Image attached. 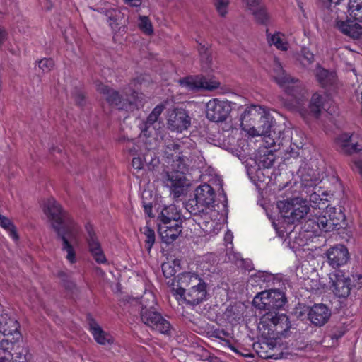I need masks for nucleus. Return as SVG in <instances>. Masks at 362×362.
Segmentation results:
<instances>
[{"instance_id":"obj_1","label":"nucleus","mask_w":362,"mask_h":362,"mask_svg":"<svg viewBox=\"0 0 362 362\" xmlns=\"http://www.w3.org/2000/svg\"><path fill=\"white\" fill-rule=\"evenodd\" d=\"M270 74L279 87L291 98V106L299 111L303 117L311 115L317 118L320 116L322 110L326 109L324 98L318 93H315L312 95L308 110L303 108L306 98V91L302 82L287 74L280 62L276 58L273 59Z\"/></svg>"},{"instance_id":"obj_2","label":"nucleus","mask_w":362,"mask_h":362,"mask_svg":"<svg viewBox=\"0 0 362 362\" xmlns=\"http://www.w3.org/2000/svg\"><path fill=\"white\" fill-rule=\"evenodd\" d=\"M240 127L251 137L264 136L267 148H275L283 145L284 137L281 131H272L273 117L268 110L262 106L251 105L245 108L240 115Z\"/></svg>"},{"instance_id":"obj_3","label":"nucleus","mask_w":362,"mask_h":362,"mask_svg":"<svg viewBox=\"0 0 362 362\" xmlns=\"http://www.w3.org/2000/svg\"><path fill=\"white\" fill-rule=\"evenodd\" d=\"M180 147L178 144H170L167 146V157L170 159L173 157V166L177 168V170H165L162 175L163 183L170 188L175 197H179L189 185L185 175V170L190 163L189 152L188 151H180Z\"/></svg>"},{"instance_id":"obj_4","label":"nucleus","mask_w":362,"mask_h":362,"mask_svg":"<svg viewBox=\"0 0 362 362\" xmlns=\"http://www.w3.org/2000/svg\"><path fill=\"white\" fill-rule=\"evenodd\" d=\"M134 83L132 81L129 86L124 89L123 93L126 98H122L117 91L102 83L98 82L95 86L97 90L105 97L109 104L117 107L118 109L133 111L141 106L144 102L143 94L132 90L131 86Z\"/></svg>"},{"instance_id":"obj_5","label":"nucleus","mask_w":362,"mask_h":362,"mask_svg":"<svg viewBox=\"0 0 362 362\" xmlns=\"http://www.w3.org/2000/svg\"><path fill=\"white\" fill-rule=\"evenodd\" d=\"M291 327L288 317L284 313L267 312L260 319L259 328L270 338L286 337Z\"/></svg>"},{"instance_id":"obj_6","label":"nucleus","mask_w":362,"mask_h":362,"mask_svg":"<svg viewBox=\"0 0 362 362\" xmlns=\"http://www.w3.org/2000/svg\"><path fill=\"white\" fill-rule=\"evenodd\" d=\"M344 220L341 211L328 206L325 209H317L313 206L308 221L315 224L320 230L328 232L337 229Z\"/></svg>"},{"instance_id":"obj_7","label":"nucleus","mask_w":362,"mask_h":362,"mask_svg":"<svg viewBox=\"0 0 362 362\" xmlns=\"http://www.w3.org/2000/svg\"><path fill=\"white\" fill-rule=\"evenodd\" d=\"M330 289L338 298H347L352 288H361L362 274H355L351 276L346 275L341 270H337L329 274Z\"/></svg>"},{"instance_id":"obj_8","label":"nucleus","mask_w":362,"mask_h":362,"mask_svg":"<svg viewBox=\"0 0 362 362\" xmlns=\"http://www.w3.org/2000/svg\"><path fill=\"white\" fill-rule=\"evenodd\" d=\"M43 211L51 221L57 233L71 228L72 225H77L54 198H49L44 203Z\"/></svg>"},{"instance_id":"obj_9","label":"nucleus","mask_w":362,"mask_h":362,"mask_svg":"<svg viewBox=\"0 0 362 362\" xmlns=\"http://www.w3.org/2000/svg\"><path fill=\"white\" fill-rule=\"evenodd\" d=\"M277 206L281 215L292 222L300 220L312 211L308 200L300 197L279 201Z\"/></svg>"},{"instance_id":"obj_10","label":"nucleus","mask_w":362,"mask_h":362,"mask_svg":"<svg viewBox=\"0 0 362 362\" xmlns=\"http://www.w3.org/2000/svg\"><path fill=\"white\" fill-rule=\"evenodd\" d=\"M300 173L301 174L302 191L309 197V202L311 203L310 206L311 210L313 209V206L317 208V209H325V208H327L328 206L327 200L320 198V196L321 190L320 187H317L320 182V177H317L314 172H313L312 175H304L303 170H300Z\"/></svg>"},{"instance_id":"obj_11","label":"nucleus","mask_w":362,"mask_h":362,"mask_svg":"<svg viewBox=\"0 0 362 362\" xmlns=\"http://www.w3.org/2000/svg\"><path fill=\"white\" fill-rule=\"evenodd\" d=\"M215 194L212 187L207 184L198 187L195 190L194 198L186 204V209L192 214L197 215L202 209H214Z\"/></svg>"},{"instance_id":"obj_12","label":"nucleus","mask_w":362,"mask_h":362,"mask_svg":"<svg viewBox=\"0 0 362 362\" xmlns=\"http://www.w3.org/2000/svg\"><path fill=\"white\" fill-rule=\"evenodd\" d=\"M285 303L284 294L279 290L262 291L255 296L252 302L255 308L269 312L283 307Z\"/></svg>"},{"instance_id":"obj_13","label":"nucleus","mask_w":362,"mask_h":362,"mask_svg":"<svg viewBox=\"0 0 362 362\" xmlns=\"http://www.w3.org/2000/svg\"><path fill=\"white\" fill-rule=\"evenodd\" d=\"M194 221L206 235H216L222 227L221 215L218 210L212 208L202 209Z\"/></svg>"},{"instance_id":"obj_14","label":"nucleus","mask_w":362,"mask_h":362,"mask_svg":"<svg viewBox=\"0 0 362 362\" xmlns=\"http://www.w3.org/2000/svg\"><path fill=\"white\" fill-rule=\"evenodd\" d=\"M182 88L189 91H198L200 90H214L220 86V83L214 76L206 77L204 76H189L179 80Z\"/></svg>"},{"instance_id":"obj_15","label":"nucleus","mask_w":362,"mask_h":362,"mask_svg":"<svg viewBox=\"0 0 362 362\" xmlns=\"http://www.w3.org/2000/svg\"><path fill=\"white\" fill-rule=\"evenodd\" d=\"M173 296L178 301H185L189 304L197 305L203 301L206 296V284L202 280L199 284L190 288L182 289H174Z\"/></svg>"},{"instance_id":"obj_16","label":"nucleus","mask_w":362,"mask_h":362,"mask_svg":"<svg viewBox=\"0 0 362 362\" xmlns=\"http://www.w3.org/2000/svg\"><path fill=\"white\" fill-rule=\"evenodd\" d=\"M141 321L153 330L163 334H169L170 324L167 321L157 310H144L140 313Z\"/></svg>"},{"instance_id":"obj_17","label":"nucleus","mask_w":362,"mask_h":362,"mask_svg":"<svg viewBox=\"0 0 362 362\" xmlns=\"http://www.w3.org/2000/svg\"><path fill=\"white\" fill-rule=\"evenodd\" d=\"M85 229L86 232V242L90 255L98 264H106L107 259L93 225L87 223L85 226Z\"/></svg>"},{"instance_id":"obj_18","label":"nucleus","mask_w":362,"mask_h":362,"mask_svg":"<svg viewBox=\"0 0 362 362\" xmlns=\"http://www.w3.org/2000/svg\"><path fill=\"white\" fill-rule=\"evenodd\" d=\"M62 240V250L66 252V259L70 264H74L77 262L76 252L71 242L76 243L79 228L78 225H72L65 230L57 233Z\"/></svg>"},{"instance_id":"obj_19","label":"nucleus","mask_w":362,"mask_h":362,"mask_svg":"<svg viewBox=\"0 0 362 362\" xmlns=\"http://www.w3.org/2000/svg\"><path fill=\"white\" fill-rule=\"evenodd\" d=\"M230 112V105L226 101L218 98L210 100L206 105V115L208 119L214 122L224 121Z\"/></svg>"},{"instance_id":"obj_20","label":"nucleus","mask_w":362,"mask_h":362,"mask_svg":"<svg viewBox=\"0 0 362 362\" xmlns=\"http://www.w3.org/2000/svg\"><path fill=\"white\" fill-rule=\"evenodd\" d=\"M139 143H142V146H140L139 149H131L130 152L133 156L138 154L139 152L144 155V158L142 159L140 156H134L132 162V167L134 169L141 170L143 168L144 163L155 165L154 162L158 160L156 158H153L154 153L151 151L153 148L155 142H152V139H149L148 141L144 140V141L139 140Z\"/></svg>"},{"instance_id":"obj_21","label":"nucleus","mask_w":362,"mask_h":362,"mask_svg":"<svg viewBox=\"0 0 362 362\" xmlns=\"http://www.w3.org/2000/svg\"><path fill=\"white\" fill-rule=\"evenodd\" d=\"M168 128L173 132H182L191 125V117L186 110L175 108L168 113L167 119Z\"/></svg>"},{"instance_id":"obj_22","label":"nucleus","mask_w":362,"mask_h":362,"mask_svg":"<svg viewBox=\"0 0 362 362\" xmlns=\"http://www.w3.org/2000/svg\"><path fill=\"white\" fill-rule=\"evenodd\" d=\"M327 262L333 268L346 264L349 259V252L344 245H336L329 248L326 253Z\"/></svg>"},{"instance_id":"obj_23","label":"nucleus","mask_w":362,"mask_h":362,"mask_svg":"<svg viewBox=\"0 0 362 362\" xmlns=\"http://www.w3.org/2000/svg\"><path fill=\"white\" fill-rule=\"evenodd\" d=\"M331 316V310L323 303H316L310 307L308 318L315 326L321 327L326 324Z\"/></svg>"},{"instance_id":"obj_24","label":"nucleus","mask_w":362,"mask_h":362,"mask_svg":"<svg viewBox=\"0 0 362 362\" xmlns=\"http://www.w3.org/2000/svg\"><path fill=\"white\" fill-rule=\"evenodd\" d=\"M257 354L263 358L280 359L284 358V353L280 346L274 341H262L254 345Z\"/></svg>"},{"instance_id":"obj_25","label":"nucleus","mask_w":362,"mask_h":362,"mask_svg":"<svg viewBox=\"0 0 362 362\" xmlns=\"http://www.w3.org/2000/svg\"><path fill=\"white\" fill-rule=\"evenodd\" d=\"M164 109L165 105L163 104H159L152 110L147 117L146 122L141 126V132L139 137L140 141L151 139V136L150 135L151 134V131L150 130L151 127L157 122ZM154 141V139H152V141Z\"/></svg>"},{"instance_id":"obj_26","label":"nucleus","mask_w":362,"mask_h":362,"mask_svg":"<svg viewBox=\"0 0 362 362\" xmlns=\"http://www.w3.org/2000/svg\"><path fill=\"white\" fill-rule=\"evenodd\" d=\"M182 226L180 221L172 223H159L158 233L163 242L170 243L173 242L181 233Z\"/></svg>"},{"instance_id":"obj_27","label":"nucleus","mask_w":362,"mask_h":362,"mask_svg":"<svg viewBox=\"0 0 362 362\" xmlns=\"http://www.w3.org/2000/svg\"><path fill=\"white\" fill-rule=\"evenodd\" d=\"M315 77L320 85L325 89H334L337 86V77L334 71H328L317 65Z\"/></svg>"},{"instance_id":"obj_28","label":"nucleus","mask_w":362,"mask_h":362,"mask_svg":"<svg viewBox=\"0 0 362 362\" xmlns=\"http://www.w3.org/2000/svg\"><path fill=\"white\" fill-rule=\"evenodd\" d=\"M202 279L195 273L194 272H184L180 274L177 276V284L176 287L174 286L172 288V293L173 294L174 289H182L186 290L191 286L199 284V281H201Z\"/></svg>"},{"instance_id":"obj_29","label":"nucleus","mask_w":362,"mask_h":362,"mask_svg":"<svg viewBox=\"0 0 362 362\" xmlns=\"http://www.w3.org/2000/svg\"><path fill=\"white\" fill-rule=\"evenodd\" d=\"M338 149L344 153L351 154L361 150L357 143H353L351 136L349 134H342L336 139Z\"/></svg>"},{"instance_id":"obj_30","label":"nucleus","mask_w":362,"mask_h":362,"mask_svg":"<svg viewBox=\"0 0 362 362\" xmlns=\"http://www.w3.org/2000/svg\"><path fill=\"white\" fill-rule=\"evenodd\" d=\"M18 329L19 324L14 317H10L6 313L0 315V334L10 336L11 333L20 332Z\"/></svg>"},{"instance_id":"obj_31","label":"nucleus","mask_w":362,"mask_h":362,"mask_svg":"<svg viewBox=\"0 0 362 362\" xmlns=\"http://www.w3.org/2000/svg\"><path fill=\"white\" fill-rule=\"evenodd\" d=\"M181 215L175 205L171 204L164 207L158 216L159 223H172L179 221Z\"/></svg>"},{"instance_id":"obj_32","label":"nucleus","mask_w":362,"mask_h":362,"mask_svg":"<svg viewBox=\"0 0 362 362\" xmlns=\"http://www.w3.org/2000/svg\"><path fill=\"white\" fill-rule=\"evenodd\" d=\"M89 325L90 330L98 344L106 345L113 342V337L110 334L104 332L95 322L91 321Z\"/></svg>"},{"instance_id":"obj_33","label":"nucleus","mask_w":362,"mask_h":362,"mask_svg":"<svg viewBox=\"0 0 362 362\" xmlns=\"http://www.w3.org/2000/svg\"><path fill=\"white\" fill-rule=\"evenodd\" d=\"M267 41L270 45H274L276 49L281 51H287L289 48V44L286 35L280 32L267 34Z\"/></svg>"},{"instance_id":"obj_34","label":"nucleus","mask_w":362,"mask_h":362,"mask_svg":"<svg viewBox=\"0 0 362 362\" xmlns=\"http://www.w3.org/2000/svg\"><path fill=\"white\" fill-rule=\"evenodd\" d=\"M233 235L230 230H228L224 236V242L226 247V256L228 257V261L232 262H237L238 261H242L241 256L239 253L233 252Z\"/></svg>"},{"instance_id":"obj_35","label":"nucleus","mask_w":362,"mask_h":362,"mask_svg":"<svg viewBox=\"0 0 362 362\" xmlns=\"http://www.w3.org/2000/svg\"><path fill=\"white\" fill-rule=\"evenodd\" d=\"M21 337L20 332L11 333L10 336L0 334V349L4 351L11 350L15 344L17 343Z\"/></svg>"},{"instance_id":"obj_36","label":"nucleus","mask_w":362,"mask_h":362,"mask_svg":"<svg viewBox=\"0 0 362 362\" xmlns=\"http://www.w3.org/2000/svg\"><path fill=\"white\" fill-rule=\"evenodd\" d=\"M141 310H156V298L151 291H146L141 299Z\"/></svg>"},{"instance_id":"obj_37","label":"nucleus","mask_w":362,"mask_h":362,"mask_svg":"<svg viewBox=\"0 0 362 362\" xmlns=\"http://www.w3.org/2000/svg\"><path fill=\"white\" fill-rule=\"evenodd\" d=\"M296 61L304 68L309 67L314 61V54L306 47H303L296 56Z\"/></svg>"},{"instance_id":"obj_38","label":"nucleus","mask_w":362,"mask_h":362,"mask_svg":"<svg viewBox=\"0 0 362 362\" xmlns=\"http://www.w3.org/2000/svg\"><path fill=\"white\" fill-rule=\"evenodd\" d=\"M349 13L351 18L362 22V0H349Z\"/></svg>"},{"instance_id":"obj_39","label":"nucleus","mask_w":362,"mask_h":362,"mask_svg":"<svg viewBox=\"0 0 362 362\" xmlns=\"http://www.w3.org/2000/svg\"><path fill=\"white\" fill-rule=\"evenodd\" d=\"M180 263L178 259L168 261L162 264L163 273L166 278H170L175 276V274L180 271Z\"/></svg>"},{"instance_id":"obj_40","label":"nucleus","mask_w":362,"mask_h":362,"mask_svg":"<svg viewBox=\"0 0 362 362\" xmlns=\"http://www.w3.org/2000/svg\"><path fill=\"white\" fill-rule=\"evenodd\" d=\"M0 226L8 233L12 239L14 240H17L18 239V233L12 221L8 218L1 215V214Z\"/></svg>"},{"instance_id":"obj_41","label":"nucleus","mask_w":362,"mask_h":362,"mask_svg":"<svg viewBox=\"0 0 362 362\" xmlns=\"http://www.w3.org/2000/svg\"><path fill=\"white\" fill-rule=\"evenodd\" d=\"M105 16L107 18L110 26L112 30H115L119 25L120 12L117 9L111 8L105 12Z\"/></svg>"},{"instance_id":"obj_42","label":"nucleus","mask_w":362,"mask_h":362,"mask_svg":"<svg viewBox=\"0 0 362 362\" xmlns=\"http://www.w3.org/2000/svg\"><path fill=\"white\" fill-rule=\"evenodd\" d=\"M139 29L146 35H151L153 33L152 23L147 16H140L138 23Z\"/></svg>"},{"instance_id":"obj_43","label":"nucleus","mask_w":362,"mask_h":362,"mask_svg":"<svg viewBox=\"0 0 362 362\" xmlns=\"http://www.w3.org/2000/svg\"><path fill=\"white\" fill-rule=\"evenodd\" d=\"M141 231L145 236L146 248L150 250L155 242V232L148 226L141 228Z\"/></svg>"},{"instance_id":"obj_44","label":"nucleus","mask_w":362,"mask_h":362,"mask_svg":"<svg viewBox=\"0 0 362 362\" xmlns=\"http://www.w3.org/2000/svg\"><path fill=\"white\" fill-rule=\"evenodd\" d=\"M250 11L252 13L255 18L259 23L264 24L268 21L269 15L266 8L263 5Z\"/></svg>"},{"instance_id":"obj_45","label":"nucleus","mask_w":362,"mask_h":362,"mask_svg":"<svg viewBox=\"0 0 362 362\" xmlns=\"http://www.w3.org/2000/svg\"><path fill=\"white\" fill-rule=\"evenodd\" d=\"M274 162V156L272 151H269L267 153H264L259 158V165L264 168H271Z\"/></svg>"},{"instance_id":"obj_46","label":"nucleus","mask_w":362,"mask_h":362,"mask_svg":"<svg viewBox=\"0 0 362 362\" xmlns=\"http://www.w3.org/2000/svg\"><path fill=\"white\" fill-rule=\"evenodd\" d=\"M230 0H214V6L218 14L225 16L228 13Z\"/></svg>"},{"instance_id":"obj_47","label":"nucleus","mask_w":362,"mask_h":362,"mask_svg":"<svg viewBox=\"0 0 362 362\" xmlns=\"http://www.w3.org/2000/svg\"><path fill=\"white\" fill-rule=\"evenodd\" d=\"M54 66V62L50 58H44L38 62V67L45 73L50 71Z\"/></svg>"},{"instance_id":"obj_48","label":"nucleus","mask_w":362,"mask_h":362,"mask_svg":"<svg viewBox=\"0 0 362 362\" xmlns=\"http://www.w3.org/2000/svg\"><path fill=\"white\" fill-rule=\"evenodd\" d=\"M349 36L353 38L362 37V23L361 24L353 22L349 30Z\"/></svg>"},{"instance_id":"obj_49","label":"nucleus","mask_w":362,"mask_h":362,"mask_svg":"<svg viewBox=\"0 0 362 362\" xmlns=\"http://www.w3.org/2000/svg\"><path fill=\"white\" fill-rule=\"evenodd\" d=\"M353 23V21H338L337 23V26L343 33L346 35H349V30L351 29V26Z\"/></svg>"},{"instance_id":"obj_50","label":"nucleus","mask_w":362,"mask_h":362,"mask_svg":"<svg viewBox=\"0 0 362 362\" xmlns=\"http://www.w3.org/2000/svg\"><path fill=\"white\" fill-rule=\"evenodd\" d=\"M247 7L250 11L256 9L257 7L262 6L261 0H245Z\"/></svg>"},{"instance_id":"obj_51","label":"nucleus","mask_w":362,"mask_h":362,"mask_svg":"<svg viewBox=\"0 0 362 362\" xmlns=\"http://www.w3.org/2000/svg\"><path fill=\"white\" fill-rule=\"evenodd\" d=\"M231 349L237 353L238 354L245 357V358H253L254 357V355L251 353H249L247 351L245 350V349H241L240 350L235 348L234 346H232L231 347Z\"/></svg>"},{"instance_id":"obj_52","label":"nucleus","mask_w":362,"mask_h":362,"mask_svg":"<svg viewBox=\"0 0 362 362\" xmlns=\"http://www.w3.org/2000/svg\"><path fill=\"white\" fill-rule=\"evenodd\" d=\"M354 169L356 170L362 176V160H355Z\"/></svg>"},{"instance_id":"obj_53","label":"nucleus","mask_w":362,"mask_h":362,"mask_svg":"<svg viewBox=\"0 0 362 362\" xmlns=\"http://www.w3.org/2000/svg\"><path fill=\"white\" fill-rule=\"evenodd\" d=\"M7 33L5 29L0 27V45L6 40Z\"/></svg>"},{"instance_id":"obj_54","label":"nucleus","mask_w":362,"mask_h":362,"mask_svg":"<svg viewBox=\"0 0 362 362\" xmlns=\"http://www.w3.org/2000/svg\"><path fill=\"white\" fill-rule=\"evenodd\" d=\"M124 1L131 6L138 7L141 4L142 0H124Z\"/></svg>"},{"instance_id":"obj_55","label":"nucleus","mask_w":362,"mask_h":362,"mask_svg":"<svg viewBox=\"0 0 362 362\" xmlns=\"http://www.w3.org/2000/svg\"><path fill=\"white\" fill-rule=\"evenodd\" d=\"M0 362H13V356L10 353L6 356L0 357Z\"/></svg>"},{"instance_id":"obj_56","label":"nucleus","mask_w":362,"mask_h":362,"mask_svg":"<svg viewBox=\"0 0 362 362\" xmlns=\"http://www.w3.org/2000/svg\"><path fill=\"white\" fill-rule=\"evenodd\" d=\"M306 281H307V283H305V285H308V284L310 281H311V280H310V279H308V280H306ZM312 282H313V286H312L310 287V289H311V290H313V289H315V288L317 289V288H318V287H317V286H318V281H312Z\"/></svg>"},{"instance_id":"obj_57","label":"nucleus","mask_w":362,"mask_h":362,"mask_svg":"<svg viewBox=\"0 0 362 362\" xmlns=\"http://www.w3.org/2000/svg\"><path fill=\"white\" fill-rule=\"evenodd\" d=\"M296 1L298 2V5L299 8H300V10L302 11H303V2L300 0H296Z\"/></svg>"},{"instance_id":"obj_58","label":"nucleus","mask_w":362,"mask_h":362,"mask_svg":"<svg viewBox=\"0 0 362 362\" xmlns=\"http://www.w3.org/2000/svg\"><path fill=\"white\" fill-rule=\"evenodd\" d=\"M83 100V97L81 95H78L77 98L76 99V102L81 104V100Z\"/></svg>"},{"instance_id":"obj_59","label":"nucleus","mask_w":362,"mask_h":362,"mask_svg":"<svg viewBox=\"0 0 362 362\" xmlns=\"http://www.w3.org/2000/svg\"><path fill=\"white\" fill-rule=\"evenodd\" d=\"M329 2L335 4H338L341 0H328Z\"/></svg>"},{"instance_id":"obj_60","label":"nucleus","mask_w":362,"mask_h":362,"mask_svg":"<svg viewBox=\"0 0 362 362\" xmlns=\"http://www.w3.org/2000/svg\"><path fill=\"white\" fill-rule=\"evenodd\" d=\"M202 57H206V60L209 62H210V57L208 54H205Z\"/></svg>"},{"instance_id":"obj_61","label":"nucleus","mask_w":362,"mask_h":362,"mask_svg":"<svg viewBox=\"0 0 362 362\" xmlns=\"http://www.w3.org/2000/svg\"><path fill=\"white\" fill-rule=\"evenodd\" d=\"M208 68H209L208 64H206V66H203V69H207Z\"/></svg>"}]
</instances>
